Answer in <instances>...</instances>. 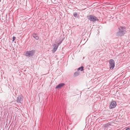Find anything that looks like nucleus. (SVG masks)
Instances as JSON below:
<instances>
[{"instance_id": "obj_7", "label": "nucleus", "mask_w": 130, "mask_h": 130, "mask_svg": "<svg viewBox=\"0 0 130 130\" xmlns=\"http://www.w3.org/2000/svg\"><path fill=\"white\" fill-rule=\"evenodd\" d=\"M111 125V124L110 123H106V124H105V125L103 126V128H104V129H105L106 130H107L108 128V127L109 126Z\"/></svg>"}, {"instance_id": "obj_9", "label": "nucleus", "mask_w": 130, "mask_h": 130, "mask_svg": "<svg viewBox=\"0 0 130 130\" xmlns=\"http://www.w3.org/2000/svg\"><path fill=\"white\" fill-rule=\"evenodd\" d=\"M32 36L34 38L37 40H38L39 39V37L36 34L33 33L32 35Z\"/></svg>"}, {"instance_id": "obj_16", "label": "nucleus", "mask_w": 130, "mask_h": 130, "mask_svg": "<svg viewBox=\"0 0 130 130\" xmlns=\"http://www.w3.org/2000/svg\"><path fill=\"white\" fill-rule=\"evenodd\" d=\"M125 130H130V128H128L126 129Z\"/></svg>"}, {"instance_id": "obj_4", "label": "nucleus", "mask_w": 130, "mask_h": 130, "mask_svg": "<svg viewBox=\"0 0 130 130\" xmlns=\"http://www.w3.org/2000/svg\"><path fill=\"white\" fill-rule=\"evenodd\" d=\"M109 68L111 70L113 69L115 67V62L114 60L112 59L109 60Z\"/></svg>"}, {"instance_id": "obj_11", "label": "nucleus", "mask_w": 130, "mask_h": 130, "mask_svg": "<svg viewBox=\"0 0 130 130\" xmlns=\"http://www.w3.org/2000/svg\"><path fill=\"white\" fill-rule=\"evenodd\" d=\"M80 72L79 71H78L77 72H76L74 73V75L75 76H77L78 75H79L80 74Z\"/></svg>"}, {"instance_id": "obj_13", "label": "nucleus", "mask_w": 130, "mask_h": 130, "mask_svg": "<svg viewBox=\"0 0 130 130\" xmlns=\"http://www.w3.org/2000/svg\"><path fill=\"white\" fill-rule=\"evenodd\" d=\"M73 16L75 18H77L78 17V15L76 12H75L73 13Z\"/></svg>"}, {"instance_id": "obj_8", "label": "nucleus", "mask_w": 130, "mask_h": 130, "mask_svg": "<svg viewBox=\"0 0 130 130\" xmlns=\"http://www.w3.org/2000/svg\"><path fill=\"white\" fill-rule=\"evenodd\" d=\"M64 85V84L63 83H61L59 84L56 87V88H60L63 86Z\"/></svg>"}, {"instance_id": "obj_6", "label": "nucleus", "mask_w": 130, "mask_h": 130, "mask_svg": "<svg viewBox=\"0 0 130 130\" xmlns=\"http://www.w3.org/2000/svg\"><path fill=\"white\" fill-rule=\"evenodd\" d=\"M116 103L115 101H112L110 105V108L111 109L113 108L116 107Z\"/></svg>"}, {"instance_id": "obj_2", "label": "nucleus", "mask_w": 130, "mask_h": 130, "mask_svg": "<svg viewBox=\"0 0 130 130\" xmlns=\"http://www.w3.org/2000/svg\"><path fill=\"white\" fill-rule=\"evenodd\" d=\"M87 18L89 20L91 21L95 22L99 20L96 17L91 15H88Z\"/></svg>"}, {"instance_id": "obj_15", "label": "nucleus", "mask_w": 130, "mask_h": 130, "mask_svg": "<svg viewBox=\"0 0 130 130\" xmlns=\"http://www.w3.org/2000/svg\"><path fill=\"white\" fill-rule=\"evenodd\" d=\"M16 39V37H13L12 38V41H14Z\"/></svg>"}, {"instance_id": "obj_3", "label": "nucleus", "mask_w": 130, "mask_h": 130, "mask_svg": "<svg viewBox=\"0 0 130 130\" xmlns=\"http://www.w3.org/2000/svg\"><path fill=\"white\" fill-rule=\"evenodd\" d=\"M35 51V50H32L31 51H27L26 54V55L27 56H31L34 54Z\"/></svg>"}, {"instance_id": "obj_10", "label": "nucleus", "mask_w": 130, "mask_h": 130, "mask_svg": "<svg viewBox=\"0 0 130 130\" xmlns=\"http://www.w3.org/2000/svg\"><path fill=\"white\" fill-rule=\"evenodd\" d=\"M58 46H58V45H57L56 44H54L53 45L54 48L53 50V51H54V52H55L56 51Z\"/></svg>"}, {"instance_id": "obj_1", "label": "nucleus", "mask_w": 130, "mask_h": 130, "mask_svg": "<svg viewBox=\"0 0 130 130\" xmlns=\"http://www.w3.org/2000/svg\"><path fill=\"white\" fill-rule=\"evenodd\" d=\"M125 28L124 27L120 26L119 28V31L117 32L116 35L117 36H123L126 32V31L125 29Z\"/></svg>"}, {"instance_id": "obj_14", "label": "nucleus", "mask_w": 130, "mask_h": 130, "mask_svg": "<svg viewBox=\"0 0 130 130\" xmlns=\"http://www.w3.org/2000/svg\"><path fill=\"white\" fill-rule=\"evenodd\" d=\"M63 41V40H60L59 42L58 43V45L59 46V45Z\"/></svg>"}, {"instance_id": "obj_5", "label": "nucleus", "mask_w": 130, "mask_h": 130, "mask_svg": "<svg viewBox=\"0 0 130 130\" xmlns=\"http://www.w3.org/2000/svg\"><path fill=\"white\" fill-rule=\"evenodd\" d=\"M17 101L18 103H22L23 102V96L22 95L18 96L17 99Z\"/></svg>"}, {"instance_id": "obj_12", "label": "nucleus", "mask_w": 130, "mask_h": 130, "mask_svg": "<svg viewBox=\"0 0 130 130\" xmlns=\"http://www.w3.org/2000/svg\"><path fill=\"white\" fill-rule=\"evenodd\" d=\"M80 70L81 71H82L84 70V67L82 66L78 68L77 69V70L79 71Z\"/></svg>"}]
</instances>
